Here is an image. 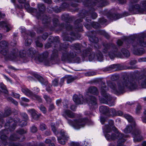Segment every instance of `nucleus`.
I'll return each instance as SVG.
<instances>
[{"instance_id": "nucleus-1", "label": "nucleus", "mask_w": 146, "mask_h": 146, "mask_svg": "<svg viewBox=\"0 0 146 146\" xmlns=\"http://www.w3.org/2000/svg\"><path fill=\"white\" fill-rule=\"evenodd\" d=\"M108 85L115 94H118L122 93L124 88L127 87L128 85L127 74H124L123 75L121 80L117 82V85L111 81H109L108 82Z\"/></svg>"}, {"instance_id": "nucleus-2", "label": "nucleus", "mask_w": 146, "mask_h": 146, "mask_svg": "<svg viewBox=\"0 0 146 146\" xmlns=\"http://www.w3.org/2000/svg\"><path fill=\"white\" fill-rule=\"evenodd\" d=\"M128 130L130 132L132 131L133 137L134 139L137 141H140L143 139V137L140 135V132L138 129H136L135 126V123L132 117L128 115Z\"/></svg>"}, {"instance_id": "nucleus-3", "label": "nucleus", "mask_w": 146, "mask_h": 146, "mask_svg": "<svg viewBox=\"0 0 146 146\" xmlns=\"http://www.w3.org/2000/svg\"><path fill=\"white\" fill-rule=\"evenodd\" d=\"M73 98L74 101L78 104H85L87 102L90 106H96V100L94 96H90L89 98V100L87 101H86L84 99L81 95H79V96L74 95L73 96Z\"/></svg>"}, {"instance_id": "nucleus-4", "label": "nucleus", "mask_w": 146, "mask_h": 146, "mask_svg": "<svg viewBox=\"0 0 146 146\" xmlns=\"http://www.w3.org/2000/svg\"><path fill=\"white\" fill-rule=\"evenodd\" d=\"M110 123H109V125L111 127H112V129L116 133V134H111L110 132L111 131L110 129L111 127L109 128H108L106 130V132L107 133L106 134H105V136L106 138L107 139L108 141H111L117 138L119 139V138L118 137H116V136H122V134L120 133H118V131L117 130V129L114 127H113V122L112 120L110 121Z\"/></svg>"}, {"instance_id": "nucleus-5", "label": "nucleus", "mask_w": 146, "mask_h": 146, "mask_svg": "<svg viewBox=\"0 0 146 146\" xmlns=\"http://www.w3.org/2000/svg\"><path fill=\"white\" fill-rule=\"evenodd\" d=\"M129 11L134 13L146 14V1H141L140 5H135L133 7L130 8Z\"/></svg>"}, {"instance_id": "nucleus-6", "label": "nucleus", "mask_w": 146, "mask_h": 146, "mask_svg": "<svg viewBox=\"0 0 146 146\" xmlns=\"http://www.w3.org/2000/svg\"><path fill=\"white\" fill-rule=\"evenodd\" d=\"M86 121V119L85 120L84 119L82 120L80 119L78 120H74L73 121L71 120H68V123L77 129L83 127L84 126Z\"/></svg>"}, {"instance_id": "nucleus-7", "label": "nucleus", "mask_w": 146, "mask_h": 146, "mask_svg": "<svg viewBox=\"0 0 146 146\" xmlns=\"http://www.w3.org/2000/svg\"><path fill=\"white\" fill-rule=\"evenodd\" d=\"M105 83H103L101 89V93L102 95L105 97L107 100L110 101L111 97L110 96L106 93V92L108 90V88L104 86Z\"/></svg>"}, {"instance_id": "nucleus-8", "label": "nucleus", "mask_w": 146, "mask_h": 146, "mask_svg": "<svg viewBox=\"0 0 146 146\" xmlns=\"http://www.w3.org/2000/svg\"><path fill=\"white\" fill-rule=\"evenodd\" d=\"M60 134L62 136V138L58 137V142L62 144H64L65 143V141L68 140L69 139V137L63 130L61 131Z\"/></svg>"}, {"instance_id": "nucleus-9", "label": "nucleus", "mask_w": 146, "mask_h": 146, "mask_svg": "<svg viewBox=\"0 0 146 146\" xmlns=\"http://www.w3.org/2000/svg\"><path fill=\"white\" fill-rule=\"evenodd\" d=\"M29 113L30 114L33 118L35 120H37L41 115L40 114H38L36 111L34 109H32L28 110Z\"/></svg>"}, {"instance_id": "nucleus-10", "label": "nucleus", "mask_w": 146, "mask_h": 146, "mask_svg": "<svg viewBox=\"0 0 146 146\" xmlns=\"http://www.w3.org/2000/svg\"><path fill=\"white\" fill-rule=\"evenodd\" d=\"M5 15L4 14H2L0 12V18L4 17ZM0 26L2 27H5L6 28L7 32H8L12 28L10 25L7 24L6 23L3 22H0Z\"/></svg>"}, {"instance_id": "nucleus-11", "label": "nucleus", "mask_w": 146, "mask_h": 146, "mask_svg": "<svg viewBox=\"0 0 146 146\" xmlns=\"http://www.w3.org/2000/svg\"><path fill=\"white\" fill-rule=\"evenodd\" d=\"M6 131L5 130L2 131L0 132V135H1L0 138L2 140V143L5 145L7 144V143L6 141L7 139V137L5 135L3 134H6Z\"/></svg>"}, {"instance_id": "nucleus-12", "label": "nucleus", "mask_w": 146, "mask_h": 146, "mask_svg": "<svg viewBox=\"0 0 146 146\" xmlns=\"http://www.w3.org/2000/svg\"><path fill=\"white\" fill-rule=\"evenodd\" d=\"M138 82L139 84L141 83V85L142 87L145 88V87L146 84V76L145 75L139 78Z\"/></svg>"}, {"instance_id": "nucleus-13", "label": "nucleus", "mask_w": 146, "mask_h": 146, "mask_svg": "<svg viewBox=\"0 0 146 146\" xmlns=\"http://www.w3.org/2000/svg\"><path fill=\"white\" fill-rule=\"evenodd\" d=\"M62 114L64 116H67L70 118H73L75 116V115L74 113L69 110L65 111Z\"/></svg>"}, {"instance_id": "nucleus-14", "label": "nucleus", "mask_w": 146, "mask_h": 146, "mask_svg": "<svg viewBox=\"0 0 146 146\" xmlns=\"http://www.w3.org/2000/svg\"><path fill=\"white\" fill-rule=\"evenodd\" d=\"M22 92L26 95L31 97L33 95V93L31 90L25 88L22 89Z\"/></svg>"}, {"instance_id": "nucleus-15", "label": "nucleus", "mask_w": 146, "mask_h": 146, "mask_svg": "<svg viewBox=\"0 0 146 146\" xmlns=\"http://www.w3.org/2000/svg\"><path fill=\"white\" fill-rule=\"evenodd\" d=\"M1 92L6 94L8 93V91L5 86L3 83L0 84V94Z\"/></svg>"}, {"instance_id": "nucleus-16", "label": "nucleus", "mask_w": 146, "mask_h": 146, "mask_svg": "<svg viewBox=\"0 0 146 146\" xmlns=\"http://www.w3.org/2000/svg\"><path fill=\"white\" fill-rule=\"evenodd\" d=\"M99 110L100 112L105 113L108 112L109 109L107 106H102L100 107Z\"/></svg>"}, {"instance_id": "nucleus-17", "label": "nucleus", "mask_w": 146, "mask_h": 146, "mask_svg": "<svg viewBox=\"0 0 146 146\" xmlns=\"http://www.w3.org/2000/svg\"><path fill=\"white\" fill-rule=\"evenodd\" d=\"M33 100H35L38 101L39 102H41L42 99L39 96L33 93V95L31 96Z\"/></svg>"}, {"instance_id": "nucleus-18", "label": "nucleus", "mask_w": 146, "mask_h": 146, "mask_svg": "<svg viewBox=\"0 0 146 146\" xmlns=\"http://www.w3.org/2000/svg\"><path fill=\"white\" fill-rule=\"evenodd\" d=\"M89 91L90 93L94 94H97L98 91L96 88L94 87H91L89 89Z\"/></svg>"}, {"instance_id": "nucleus-19", "label": "nucleus", "mask_w": 146, "mask_h": 146, "mask_svg": "<svg viewBox=\"0 0 146 146\" xmlns=\"http://www.w3.org/2000/svg\"><path fill=\"white\" fill-rule=\"evenodd\" d=\"M65 78L66 80H67L68 84H69L72 82L74 80L73 77L71 76H67L65 77Z\"/></svg>"}, {"instance_id": "nucleus-20", "label": "nucleus", "mask_w": 146, "mask_h": 146, "mask_svg": "<svg viewBox=\"0 0 146 146\" xmlns=\"http://www.w3.org/2000/svg\"><path fill=\"white\" fill-rule=\"evenodd\" d=\"M21 101L20 102L21 104V105L25 106H26L27 105L24 104V102H29V100L27 98L25 97H22L21 98Z\"/></svg>"}, {"instance_id": "nucleus-21", "label": "nucleus", "mask_w": 146, "mask_h": 146, "mask_svg": "<svg viewBox=\"0 0 146 146\" xmlns=\"http://www.w3.org/2000/svg\"><path fill=\"white\" fill-rule=\"evenodd\" d=\"M129 85V88L131 90H133L135 88L137 87L134 81H133L132 82L129 83V84L128 83Z\"/></svg>"}, {"instance_id": "nucleus-22", "label": "nucleus", "mask_w": 146, "mask_h": 146, "mask_svg": "<svg viewBox=\"0 0 146 146\" xmlns=\"http://www.w3.org/2000/svg\"><path fill=\"white\" fill-rule=\"evenodd\" d=\"M44 85H45L46 86V90L49 93L51 92V90L50 88L52 86V85L48 84L47 82H46L44 83Z\"/></svg>"}, {"instance_id": "nucleus-23", "label": "nucleus", "mask_w": 146, "mask_h": 146, "mask_svg": "<svg viewBox=\"0 0 146 146\" xmlns=\"http://www.w3.org/2000/svg\"><path fill=\"white\" fill-rule=\"evenodd\" d=\"M138 45H140L141 46L146 47V41H145L143 39H142L139 41V43Z\"/></svg>"}, {"instance_id": "nucleus-24", "label": "nucleus", "mask_w": 146, "mask_h": 146, "mask_svg": "<svg viewBox=\"0 0 146 146\" xmlns=\"http://www.w3.org/2000/svg\"><path fill=\"white\" fill-rule=\"evenodd\" d=\"M96 56L99 61H102L103 60V57L101 52H99L96 55Z\"/></svg>"}, {"instance_id": "nucleus-25", "label": "nucleus", "mask_w": 146, "mask_h": 146, "mask_svg": "<svg viewBox=\"0 0 146 146\" xmlns=\"http://www.w3.org/2000/svg\"><path fill=\"white\" fill-rule=\"evenodd\" d=\"M7 43L5 41H3L0 42V46L3 48L6 47L7 45Z\"/></svg>"}, {"instance_id": "nucleus-26", "label": "nucleus", "mask_w": 146, "mask_h": 146, "mask_svg": "<svg viewBox=\"0 0 146 146\" xmlns=\"http://www.w3.org/2000/svg\"><path fill=\"white\" fill-rule=\"evenodd\" d=\"M107 55H108L111 59H112L115 56L116 52H109Z\"/></svg>"}, {"instance_id": "nucleus-27", "label": "nucleus", "mask_w": 146, "mask_h": 146, "mask_svg": "<svg viewBox=\"0 0 146 146\" xmlns=\"http://www.w3.org/2000/svg\"><path fill=\"white\" fill-rule=\"evenodd\" d=\"M104 48L103 52L104 53H106L107 52V50L109 48L110 45L108 44H104Z\"/></svg>"}, {"instance_id": "nucleus-28", "label": "nucleus", "mask_w": 146, "mask_h": 146, "mask_svg": "<svg viewBox=\"0 0 146 146\" xmlns=\"http://www.w3.org/2000/svg\"><path fill=\"white\" fill-rule=\"evenodd\" d=\"M7 100L13 103L15 105H17L18 104V102L14 100L12 98L9 97L7 98Z\"/></svg>"}, {"instance_id": "nucleus-29", "label": "nucleus", "mask_w": 146, "mask_h": 146, "mask_svg": "<svg viewBox=\"0 0 146 146\" xmlns=\"http://www.w3.org/2000/svg\"><path fill=\"white\" fill-rule=\"evenodd\" d=\"M35 77L38 79L40 82L42 83H43L44 81V79L42 77L38 75H36Z\"/></svg>"}, {"instance_id": "nucleus-30", "label": "nucleus", "mask_w": 146, "mask_h": 146, "mask_svg": "<svg viewBox=\"0 0 146 146\" xmlns=\"http://www.w3.org/2000/svg\"><path fill=\"white\" fill-rule=\"evenodd\" d=\"M40 110L42 111L43 113H46V108L42 105H41L39 107Z\"/></svg>"}, {"instance_id": "nucleus-31", "label": "nucleus", "mask_w": 146, "mask_h": 146, "mask_svg": "<svg viewBox=\"0 0 146 146\" xmlns=\"http://www.w3.org/2000/svg\"><path fill=\"white\" fill-rule=\"evenodd\" d=\"M51 128L53 132L56 134H58V132L56 131V127L54 126L53 123L51 124Z\"/></svg>"}, {"instance_id": "nucleus-32", "label": "nucleus", "mask_w": 146, "mask_h": 146, "mask_svg": "<svg viewBox=\"0 0 146 146\" xmlns=\"http://www.w3.org/2000/svg\"><path fill=\"white\" fill-rule=\"evenodd\" d=\"M125 140L123 138L119 139L118 141V145L117 146H123L122 143L125 142Z\"/></svg>"}, {"instance_id": "nucleus-33", "label": "nucleus", "mask_w": 146, "mask_h": 146, "mask_svg": "<svg viewBox=\"0 0 146 146\" xmlns=\"http://www.w3.org/2000/svg\"><path fill=\"white\" fill-rule=\"evenodd\" d=\"M43 97L47 102H50L51 101V99L48 96L44 95L43 96Z\"/></svg>"}, {"instance_id": "nucleus-34", "label": "nucleus", "mask_w": 146, "mask_h": 146, "mask_svg": "<svg viewBox=\"0 0 146 146\" xmlns=\"http://www.w3.org/2000/svg\"><path fill=\"white\" fill-rule=\"evenodd\" d=\"M58 79L56 78L52 81V84L55 86H57L58 85Z\"/></svg>"}, {"instance_id": "nucleus-35", "label": "nucleus", "mask_w": 146, "mask_h": 146, "mask_svg": "<svg viewBox=\"0 0 146 146\" xmlns=\"http://www.w3.org/2000/svg\"><path fill=\"white\" fill-rule=\"evenodd\" d=\"M32 42V40L31 39H26L25 40V44L26 46H29L31 44Z\"/></svg>"}, {"instance_id": "nucleus-36", "label": "nucleus", "mask_w": 146, "mask_h": 146, "mask_svg": "<svg viewBox=\"0 0 146 146\" xmlns=\"http://www.w3.org/2000/svg\"><path fill=\"white\" fill-rule=\"evenodd\" d=\"M89 40L91 41L94 43H97L98 41V38L97 37H94L93 38L90 37L89 38Z\"/></svg>"}, {"instance_id": "nucleus-37", "label": "nucleus", "mask_w": 146, "mask_h": 146, "mask_svg": "<svg viewBox=\"0 0 146 146\" xmlns=\"http://www.w3.org/2000/svg\"><path fill=\"white\" fill-rule=\"evenodd\" d=\"M10 139L11 140L15 141L18 139V138L17 137L16 135L14 134L11 136Z\"/></svg>"}, {"instance_id": "nucleus-38", "label": "nucleus", "mask_w": 146, "mask_h": 146, "mask_svg": "<svg viewBox=\"0 0 146 146\" xmlns=\"http://www.w3.org/2000/svg\"><path fill=\"white\" fill-rule=\"evenodd\" d=\"M55 108L53 104H50L48 109V111H51L53 110Z\"/></svg>"}, {"instance_id": "nucleus-39", "label": "nucleus", "mask_w": 146, "mask_h": 146, "mask_svg": "<svg viewBox=\"0 0 146 146\" xmlns=\"http://www.w3.org/2000/svg\"><path fill=\"white\" fill-rule=\"evenodd\" d=\"M40 129L42 131L46 129V126L43 123H42L40 125Z\"/></svg>"}, {"instance_id": "nucleus-40", "label": "nucleus", "mask_w": 146, "mask_h": 146, "mask_svg": "<svg viewBox=\"0 0 146 146\" xmlns=\"http://www.w3.org/2000/svg\"><path fill=\"white\" fill-rule=\"evenodd\" d=\"M95 73L94 72H90L86 73L85 74V75L87 76H90L93 75H95Z\"/></svg>"}, {"instance_id": "nucleus-41", "label": "nucleus", "mask_w": 146, "mask_h": 146, "mask_svg": "<svg viewBox=\"0 0 146 146\" xmlns=\"http://www.w3.org/2000/svg\"><path fill=\"white\" fill-rule=\"evenodd\" d=\"M12 96L16 98H19L20 97V95L18 94L15 93H13L12 94Z\"/></svg>"}, {"instance_id": "nucleus-42", "label": "nucleus", "mask_w": 146, "mask_h": 146, "mask_svg": "<svg viewBox=\"0 0 146 146\" xmlns=\"http://www.w3.org/2000/svg\"><path fill=\"white\" fill-rule=\"evenodd\" d=\"M95 55L94 53H91L89 57L90 60L92 61V60L93 59L95 58Z\"/></svg>"}, {"instance_id": "nucleus-43", "label": "nucleus", "mask_w": 146, "mask_h": 146, "mask_svg": "<svg viewBox=\"0 0 146 146\" xmlns=\"http://www.w3.org/2000/svg\"><path fill=\"white\" fill-rule=\"evenodd\" d=\"M63 103L64 107L65 108H67L68 107V102L67 101L65 100L63 101Z\"/></svg>"}, {"instance_id": "nucleus-44", "label": "nucleus", "mask_w": 146, "mask_h": 146, "mask_svg": "<svg viewBox=\"0 0 146 146\" xmlns=\"http://www.w3.org/2000/svg\"><path fill=\"white\" fill-rule=\"evenodd\" d=\"M27 122L25 121H22L20 123L19 125L21 126H23L26 125Z\"/></svg>"}, {"instance_id": "nucleus-45", "label": "nucleus", "mask_w": 146, "mask_h": 146, "mask_svg": "<svg viewBox=\"0 0 146 146\" xmlns=\"http://www.w3.org/2000/svg\"><path fill=\"white\" fill-rule=\"evenodd\" d=\"M33 90L35 91V93H38L39 92L40 90L38 88L36 87H35L33 88Z\"/></svg>"}, {"instance_id": "nucleus-46", "label": "nucleus", "mask_w": 146, "mask_h": 146, "mask_svg": "<svg viewBox=\"0 0 146 146\" xmlns=\"http://www.w3.org/2000/svg\"><path fill=\"white\" fill-rule=\"evenodd\" d=\"M74 46L76 50L80 49V45L78 44H76L74 45Z\"/></svg>"}, {"instance_id": "nucleus-47", "label": "nucleus", "mask_w": 146, "mask_h": 146, "mask_svg": "<svg viewBox=\"0 0 146 146\" xmlns=\"http://www.w3.org/2000/svg\"><path fill=\"white\" fill-rule=\"evenodd\" d=\"M65 80H66L65 78V77L62 78L60 80V82L59 83V84L60 86H61L63 84L64 81Z\"/></svg>"}, {"instance_id": "nucleus-48", "label": "nucleus", "mask_w": 146, "mask_h": 146, "mask_svg": "<svg viewBox=\"0 0 146 146\" xmlns=\"http://www.w3.org/2000/svg\"><path fill=\"white\" fill-rule=\"evenodd\" d=\"M28 55L30 56H31V54H32L33 55L34 54V52L33 51V50H31V49H29L28 50Z\"/></svg>"}, {"instance_id": "nucleus-49", "label": "nucleus", "mask_w": 146, "mask_h": 146, "mask_svg": "<svg viewBox=\"0 0 146 146\" xmlns=\"http://www.w3.org/2000/svg\"><path fill=\"white\" fill-rule=\"evenodd\" d=\"M108 111L110 113H111L113 114H114L116 113L115 110L114 109H111L110 110H109Z\"/></svg>"}, {"instance_id": "nucleus-50", "label": "nucleus", "mask_w": 146, "mask_h": 146, "mask_svg": "<svg viewBox=\"0 0 146 146\" xmlns=\"http://www.w3.org/2000/svg\"><path fill=\"white\" fill-rule=\"evenodd\" d=\"M37 129L36 127H33L31 129V132L33 133H35Z\"/></svg>"}, {"instance_id": "nucleus-51", "label": "nucleus", "mask_w": 146, "mask_h": 146, "mask_svg": "<svg viewBox=\"0 0 146 146\" xmlns=\"http://www.w3.org/2000/svg\"><path fill=\"white\" fill-rule=\"evenodd\" d=\"M26 131L23 129H21L18 131V133L20 134H23L26 133Z\"/></svg>"}, {"instance_id": "nucleus-52", "label": "nucleus", "mask_w": 146, "mask_h": 146, "mask_svg": "<svg viewBox=\"0 0 146 146\" xmlns=\"http://www.w3.org/2000/svg\"><path fill=\"white\" fill-rule=\"evenodd\" d=\"M42 61H44L45 64L47 66H49L50 65L48 63L49 61L47 60H46L45 59H44V60Z\"/></svg>"}, {"instance_id": "nucleus-53", "label": "nucleus", "mask_w": 146, "mask_h": 146, "mask_svg": "<svg viewBox=\"0 0 146 146\" xmlns=\"http://www.w3.org/2000/svg\"><path fill=\"white\" fill-rule=\"evenodd\" d=\"M36 43L37 46L41 47L43 45L42 43H40L38 41H36Z\"/></svg>"}, {"instance_id": "nucleus-54", "label": "nucleus", "mask_w": 146, "mask_h": 146, "mask_svg": "<svg viewBox=\"0 0 146 146\" xmlns=\"http://www.w3.org/2000/svg\"><path fill=\"white\" fill-rule=\"evenodd\" d=\"M48 36V34L46 33L44 34L42 36V38L44 39L45 40L47 38Z\"/></svg>"}, {"instance_id": "nucleus-55", "label": "nucleus", "mask_w": 146, "mask_h": 146, "mask_svg": "<svg viewBox=\"0 0 146 146\" xmlns=\"http://www.w3.org/2000/svg\"><path fill=\"white\" fill-rule=\"evenodd\" d=\"M141 106L139 105L137 106V108L136 109V112L137 113H139V111L140 110H141Z\"/></svg>"}, {"instance_id": "nucleus-56", "label": "nucleus", "mask_w": 146, "mask_h": 146, "mask_svg": "<svg viewBox=\"0 0 146 146\" xmlns=\"http://www.w3.org/2000/svg\"><path fill=\"white\" fill-rule=\"evenodd\" d=\"M38 7L40 11H42V10H41L40 7H42L41 8L42 9H44V7L43 4H40L39 5H38Z\"/></svg>"}, {"instance_id": "nucleus-57", "label": "nucleus", "mask_w": 146, "mask_h": 146, "mask_svg": "<svg viewBox=\"0 0 146 146\" xmlns=\"http://www.w3.org/2000/svg\"><path fill=\"white\" fill-rule=\"evenodd\" d=\"M79 143H78L72 142L71 143L70 146H79Z\"/></svg>"}, {"instance_id": "nucleus-58", "label": "nucleus", "mask_w": 146, "mask_h": 146, "mask_svg": "<svg viewBox=\"0 0 146 146\" xmlns=\"http://www.w3.org/2000/svg\"><path fill=\"white\" fill-rule=\"evenodd\" d=\"M144 51L143 49H141L140 51L138 52L137 54L138 55H141L143 53Z\"/></svg>"}, {"instance_id": "nucleus-59", "label": "nucleus", "mask_w": 146, "mask_h": 146, "mask_svg": "<svg viewBox=\"0 0 146 146\" xmlns=\"http://www.w3.org/2000/svg\"><path fill=\"white\" fill-rule=\"evenodd\" d=\"M121 17V16L120 15H115L114 19L115 20H116Z\"/></svg>"}, {"instance_id": "nucleus-60", "label": "nucleus", "mask_w": 146, "mask_h": 146, "mask_svg": "<svg viewBox=\"0 0 146 146\" xmlns=\"http://www.w3.org/2000/svg\"><path fill=\"white\" fill-rule=\"evenodd\" d=\"M97 17V15L95 13H93L92 15V17L93 19H95Z\"/></svg>"}, {"instance_id": "nucleus-61", "label": "nucleus", "mask_w": 146, "mask_h": 146, "mask_svg": "<svg viewBox=\"0 0 146 146\" xmlns=\"http://www.w3.org/2000/svg\"><path fill=\"white\" fill-rule=\"evenodd\" d=\"M103 32L102 35H104L106 38H108L109 37V35L104 31H103Z\"/></svg>"}, {"instance_id": "nucleus-62", "label": "nucleus", "mask_w": 146, "mask_h": 146, "mask_svg": "<svg viewBox=\"0 0 146 146\" xmlns=\"http://www.w3.org/2000/svg\"><path fill=\"white\" fill-rule=\"evenodd\" d=\"M123 42H122V41L120 40H118L117 42V44L119 46H121V45Z\"/></svg>"}, {"instance_id": "nucleus-63", "label": "nucleus", "mask_w": 146, "mask_h": 146, "mask_svg": "<svg viewBox=\"0 0 146 146\" xmlns=\"http://www.w3.org/2000/svg\"><path fill=\"white\" fill-rule=\"evenodd\" d=\"M123 114V112L121 111H118L116 113V115H122Z\"/></svg>"}, {"instance_id": "nucleus-64", "label": "nucleus", "mask_w": 146, "mask_h": 146, "mask_svg": "<svg viewBox=\"0 0 146 146\" xmlns=\"http://www.w3.org/2000/svg\"><path fill=\"white\" fill-rule=\"evenodd\" d=\"M136 62L135 60L131 61L130 62V64L131 65H133L135 64Z\"/></svg>"}]
</instances>
